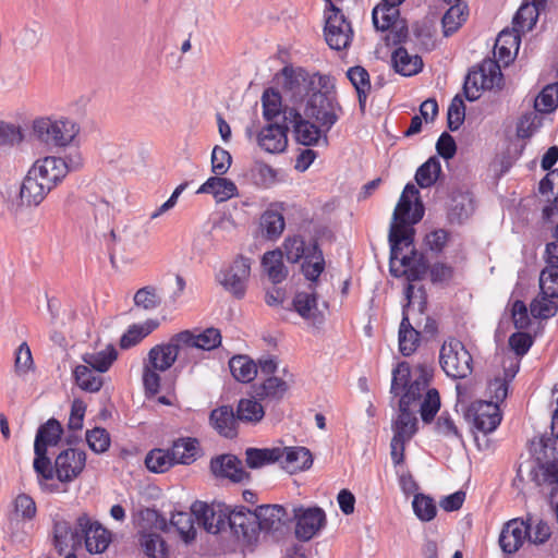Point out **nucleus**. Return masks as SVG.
I'll return each mask as SVG.
<instances>
[{
  "label": "nucleus",
  "mask_w": 558,
  "mask_h": 558,
  "mask_svg": "<svg viewBox=\"0 0 558 558\" xmlns=\"http://www.w3.org/2000/svg\"><path fill=\"white\" fill-rule=\"evenodd\" d=\"M192 511L198 524L211 534H218L229 526L238 539L253 544L258 538V525L255 521V512L244 506L225 510L208 506L204 501L196 500L192 504Z\"/></svg>",
  "instance_id": "nucleus-1"
},
{
  "label": "nucleus",
  "mask_w": 558,
  "mask_h": 558,
  "mask_svg": "<svg viewBox=\"0 0 558 558\" xmlns=\"http://www.w3.org/2000/svg\"><path fill=\"white\" fill-rule=\"evenodd\" d=\"M424 216V206L416 198L413 208L412 201L405 195H401L395 208L392 222L389 229L390 244V272L395 274L393 260L401 254L403 247L413 245L414 228L413 225L421 221Z\"/></svg>",
  "instance_id": "nucleus-2"
},
{
  "label": "nucleus",
  "mask_w": 558,
  "mask_h": 558,
  "mask_svg": "<svg viewBox=\"0 0 558 558\" xmlns=\"http://www.w3.org/2000/svg\"><path fill=\"white\" fill-rule=\"evenodd\" d=\"M551 430L555 436L541 439L539 449L535 450V459L543 472V481L556 485L550 493V500L554 501L558 492V398L557 409L551 417Z\"/></svg>",
  "instance_id": "nucleus-3"
},
{
  "label": "nucleus",
  "mask_w": 558,
  "mask_h": 558,
  "mask_svg": "<svg viewBox=\"0 0 558 558\" xmlns=\"http://www.w3.org/2000/svg\"><path fill=\"white\" fill-rule=\"evenodd\" d=\"M78 132V125L70 119L52 120L51 118L44 117L33 122L34 135L39 142L48 146H68Z\"/></svg>",
  "instance_id": "nucleus-4"
},
{
  "label": "nucleus",
  "mask_w": 558,
  "mask_h": 558,
  "mask_svg": "<svg viewBox=\"0 0 558 558\" xmlns=\"http://www.w3.org/2000/svg\"><path fill=\"white\" fill-rule=\"evenodd\" d=\"M283 77V89L291 95L295 101L303 100L311 92L319 88L326 89L330 84V77L318 73H310L308 71L298 68L284 66L281 70Z\"/></svg>",
  "instance_id": "nucleus-5"
},
{
  "label": "nucleus",
  "mask_w": 558,
  "mask_h": 558,
  "mask_svg": "<svg viewBox=\"0 0 558 558\" xmlns=\"http://www.w3.org/2000/svg\"><path fill=\"white\" fill-rule=\"evenodd\" d=\"M473 359L464 344L454 338L445 341L440 348L439 364L448 377L462 379L473 371Z\"/></svg>",
  "instance_id": "nucleus-6"
},
{
  "label": "nucleus",
  "mask_w": 558,
  "mask_h": 558,
  "mask_svg": "<svg viewBox=\"0 0 558 558\" xmlns=\"http://www.w3.org/2000/svg\"><path fill=\"white\" fill-rule=\"evenodd\" d=\"M341 107L337 101L336 94L326 89H318L310 96L304 114L308 119L315 120L320 128L329 131L338 121V112Z\"/></svg>",
  "instance_id": "nucleus-7"
},
{
  "label": "nucleus",
  "mask_w": 558,
  "mask_h": 558,
  "mask_svg": "<svg viewBox=\"0 0 558 558\" xmlns=\"http://www.w3.org/2000/svg\"><path fill=\"white\" fill-rule=\"evenodd\" d=\"M501 80L500 65L493 59L484 60L477 70L468 73L463 85L464 96L469 101H475L480 98L482 89H492L498 86Z\"/></svg>",
  "instance_id": "nucleus-8"
},
{
  "label": "nucleus",
  "mask_w": 558,
  "mask_h": 558,
  "mask_svg": "<svg viewBox=\"0 0 558 558\" xmlns=\"http://www.w3.org/2000/svg\"><path fill=\"white\" fill-rule=\"evenodd\" d=\"M324 34L327 45L333 50L347 49L352 41L351 23L335 4H331V13L326 17Z\"/></svg>",
  "instance_id": "nucleus-9"
},
{
  "label": "nucleus",
  "mask_w": 558,
  "mask_h": 558,
  "mask_svg": "<svg viewBox=\"0 0 558 558\" xmlns=\"http://www.w3.org/2000/svg\"><path fill=\"white\" fill-rule=\"evenodd\" d=\"M250 274L251 259L240 255L227 269L220 270L217 278L228 292L236 299H242L245 295Z\"/></svg>",
  "instance_id": "nucleus-10"
},
{
  "label": "nucleus",
  "mask_w": 558,
  "mask_h": 558,
  "mask_svg": "<svg viewBox=\"0 0 558 558\" xmlns=\"http://www.w3.org/2000/svg\"><path fill=\"white\" fill-rule=\"evenodd\" d=\"M77 525L81 531V544L84 542L90 554H101L108 548L111 533L99 522H93L88 514L82 513L77 518Z\"/></svg>",
  "instance_id": "nucleus-11"
},
{
  "label": "nucleus",
  "mask_w": 558,
  "mask_h": 558,
  "mask_svg": "<svg viewBox=\"0 0 558 558\" xmlns=\"http://www.w3.org/2000/svg\"><path fill=\"white\" fill-rule=\"evenodd\" d=\"M465 416L472 421L477 430L484 434L495 430L501 422L499 405L493 401L478 400L472 402Z\"/></svg>",
  "instance_id": "nucleus-12"
},
{
  "label": "nucleus",
  "mask_w": 558,
  "mask_h": 558,
  "mask_svg": "<svg viewBox=\"0 0 558 558\" xmlns=\"http://www.w3.org/2000/svg\"><path fill=\"white\" fill-rule=\"evenodd\" d=\"M293 512L296 520L295 536L301 541H310L326 524L325 511L319 507H298Z\"/></svg>",
  "instance_id": "nucleus-13"
},
{
  "label": "nucleus",
  "mask_w": 558,
  "mask_h": 558,
  "mask_svg": "<svg viewBox=\"0 0 558 558\" xmlns=\"http://www.w3.org/2000/svg\"><path fill=\"white\" fill-rule=\"evenodd\" d=\"M283 122L292 125L295 141L303 146L316 145L322 136L323 128L305 119L295 108L283 111Z\"/></svg>",
  "instance_id": "nucleus-14"
},
{
  "label": "nucleus",
  "mask_w": 558,
  "mask_h": 558,
  "mask_svg": "<svg viewBox=\"0 0 558 558\" xmlns=\"http://www.w3.org/2000/svg\"><path fill=\"white\" fill-rule=\"evenodd\" d=\"M85 463L86 453L83 450L65 449L54 460L56 476L60 482H72L82 473Z\"/></svg>",
  "instance_id": "nucleus-15"
},
{
  "label": "nucleus",
  "mask_w": 558,
  "mask_h": 558,
  "mask_svg": "<svg viewBox=\"0 0 558 558\" xmlns=\"http://www.w3.org/2000/svg\"><path fill=\"white\" fill-rule=\"evenodd\" d=\"M179 333L173 335L169 342L153 347L148 352V363L159 372L168 371L178 359L186 355L181 341L177 340Z\"/></svg>",
  "instance_id": "nucleus-16"
},
{
  "label": "nucleus",
  "mask_w": 558,
  "mask_h": 558,
  "mask_svg": "<svg viewBox=\"0 0 558 558\" xmlns=\"http://www.w3.org/2000/svg\"><path fill=\"white\" fill-rule=\"evenodd\" d=\"M404 294L408 302L403 306L402 320L399 328V350L402 355L410 356L415 352L420 343V331L413 328L407 313L408 308L412 304L414 287L412 284H408L404 290Z\"/></svg>",
  "instance_id": "nucleus-17"
},
{
  "label": "nucleus",
  "mask_w": 558,
  "mask_h": 558,
  "mask_svg": "<svg viewBox=\"0 0 558 558\" xmlns=\"http://www.w3.org/2000/svg\"><path fill=\"white\" fill-rule=\"evenodd\" d=\"M290 128L287 122L276 121L264 126L258 135L257 143L265 151L279 154L288 146V132Z\"/></svg>",
  "instance_id": "nucleus-18"
},
{
  "label": "nucleus",
  "mask_w": 558,
  "mask_h": 558,
  "mask_svg": "<svg viewBox=\"0 0 558 558\" xmlns=\"http://www.w3.org/2000/svg\"><path fill=\"white\" fill-rule=\"evenodd\" d=\"M179 337L177 340L181 341L185 353L191 349H201L204 351H211L221 344L220 330L215 327L206 328L201 332L192 330H183L178 332Z\"/></svg>",
  "instance_id": "nucleus-19"
},
{
  "label": "nucleus",
  "mask_w": 558,
  "mask_h": 558,
  "mask_svg": "<svg viewBox=\"0 0 558 558\" xmlns=\"http://www.w3.org/2000/svg\"><path fill=\"white\" fill-rule=\"evenodd\" d=\"M31 169L36 171L35 173L50 191L66 177V165L61 157L47 156L38 159Z\"/></svg>",
  "instance_id": "nucleus-20"
},
{
  "label": "nucleus",
  "mask_w": 558,
  "mask_h": 558,
  "mask_svg": "<svg viewBox=\"0 0 558 558\" xmlns=\"http://www.w3.org/2000/svg\"><path fill=\"white\" fill-rule=\"evenodd\" d=\"M395 277L404 275L409 281L421 280L428 270V264L425 256L418 253L414 247L409 255L393 260Z\"/></svg>",
  "instance_id": "nucleus-21"
},
{
  "label": "nucleus",
  "mask_w": 558,
  "mask_h": 558,
  "mask_svg": "<svg viewBox=\"0 0 558 558\" xmlns=\"http://www.w3.org/2000/svg\"><path fill=\"white\" fill-rule=\"evenodd\" d=\"M308 292H296L293 300V310L312 325L318 326L324 322V314L318 310L316 288L308 284Z\"/></svg>",
  "instance_id": "nucleus-22"
},
{
  "label": "nucleus",
  "mask_w": 558,
  "mask_h": 558,
  "mask_svg": "<svg viewBox=\"0 0 558 558\" xmlns=\"http://www.w3.org/2000/svg\"><path fill=\"white\" fill-rule=\"evenodd\" d=\"M210 470L214 475L229 478L234 483L250 478V473L242 466V461L234 454H220L211 459Z\"/></svg>",
  "instance_id": "nucleus-23"
},
{
  "label": "nucleus",
  "mask_w": 558,
  "mask_h": 558,
  "mask_svg": "<svg viewBox=\"0 0 558 558\" xmlns=\"http://www.w3.org/2000/svg\"><path fill=\"white\" fill-rule=\"evenodd\" d=\"M255 521H257L258 533L279 531L289 519L284 507L280 505H262L255 510Z\"/></svg>",
  "instance_id": "nucleus-24"
},
{
  "label": "nucleus",
  "mask_w": 558,
  "mask_h": 558,
  "mask_svg": "<svg viewBox=\"0 0 558 558\" xmlns=\"http://www.w3.org/2000/svg\"><path fill=\"white\" fill-rule=\"evenodd\" d=\"M527 535V524L519 519L507 522L499 535V545L505 554H514L523 545Z\"/></svg>",
  "instance_id": "nucleus-25"
},
{
  "label": "nucleus",
  "mask_w": 558,
  "mask_h": 558,
  "mask_svg": "<svg viewBox=\"0 0 558 558\" xmlns=\"http://www.w3.org/2000/svg\"><path fill=\"white\" fill-rule=\"evenodd\" d=\"M35 172V170L29 169L20 186L19 196L21 203L26 206L40 205L50 193V190H47L46 184Z\"/></svg>",
  "instance_id": "nucleus-26"
},
{
  "label": "nucleus",
  "mask_w": 558,
  "mask_h": 558,
  "mask_svg": "<svg viewBox=\"0 0 558 558\" xmlns=\"http://www.w3.org/2000/svg\"><path fill=\"white\" fill-rule=\"evenodd\" d=\"M81 531L77 523L73 527L64 519H54L53 523V543L59 555H63L68 548L75 550L81 546Z\"/></svg>",
  "instance_id": "nucleus-27"
},
{
  "label": "nucleus",
  "mask_w": 558,
  "mask_h": 558,
  "mask_svg": "<svg viewBox=\"0 0 558 558\" xmlns=\"http://www.w3.org/2000/svg\"><path fill=\"white\" fill-rule=\"evenodd\" d=\"M475 205L472 194L469 191H452L448 204V219L451 223L461 225L474 213Z\"/></svg>",
  "instance_id": "nucleus-28"
},
{
  "label": "nucleus",
  "mask_w": 558,
  "mask_h": 558,
  "mask_svg": "<svg viewBox=\"0 0 558 558\" xmlns=\"http://www.w3.org/2000/svg\"><path fill=\"white\" fill-rule=\"evenodd\" d=\"M211 427L222 437L233 439L238 436V417L231 405H220L209 415Z\"/></svg>",
  "instance_id": "nucleus-29"
},
{
  "label": "nucleus",
  "mask_w": 558,
  "mask_h": 558,
  "mask_svg": "<svg viewBox=\"0 0 558 558\" xmlns=\"http://www.w3.org/2000/svg\"><path fill=\"white\" fill-rule=\"evenodd\" d=\"M284 203H271L260 216V229L268 240L278 239L286 227L283 213Z\"/></svg>",
  "instance_id": "nucleus-30"
},
{
  "label": "nucleus",
  "mask_w": 558,
  "mask_h": 558,
  "mask_svg": "<svg viewBox=\"0 0 558 558\" xmlns=\"http://www.w3.org/2000/svg\"><path fill=\"white\" fill-rule=\"evenodd\" d=\"M326 267L324 253L316 240L310 242V251L301 264V272L315 288Z\"/></svg>",
  "instance_id": "nucleus-31"
},
{
  "label": "nucleus",
  "mask_w": 558,
  "mask_h": 558,
  "mask_svg": "<svg viewBox=\"0 0 558 558\" xmlns=\"http://www.w3.org/2000/svg\"><path fill=\"white\" fill-rule=\"evenodd\" d=\"M521 43L520 34L512 29H504L499 33L495 47L494 54L497 58L495 61L499 64L502 62L508 65L518 53Z\"/></svg>",
  "instance_id": "nucleus-32"
},
{
  "label": "nucleus",
  "mask_w": 558,
  "mask_h": 558,
  "mask_svg": "<svg viewBox=\"0 0 558 558\" xmlns=\"http://www.w3.org/2000/svg\"><path fill=\"white\" fill-rule=\"evenodd\" d=\"M282 468L290 474L308 470L313 464V456L306 447H286L281 449Z\"/></svg>",
  "instance_id": "nucleus-33"
},
{
  "label": "nucleus",
  "mask_w": 558,
  "mask_h": 558,
  "mask_svg": "<svg viewBox=\"0 0 558 558\" xmlns=\"http://www.w3.org/2000/svg\"><path fill=\"white\" fill-rule=\"evenodd\" d=\"M197 193L211 194L218 203H221L235 196L238 187L233 181L216 175L207 179L197 190Z\"/></svg>",
  "instance_id": "nucleus-34"
},
{
  "label": "nucleus",
  "mask_w": 558,
  "mask_h": 558,
  "mask_svg": "<svg viewBox=\"0 0 558 558\" xmlns=\"http://www.w3.org/2000/svg\"><path fill=\"white\" fill-rule=\"evenodd\" d=\"M410 408L399 403V414L392 423L393 436L405 441H410L417 432V418Z\"/></svg>",
  "instance_id": "nucleus-35"
},
{
  "label": "nucleus",
  "mask_w": 558,
  "mask_h": 558,
  "mask_svg": "<svg viewBox=\"0 0 558 558\" xmlns=\"http://www.w3.org/2000/svg\"><path fill=\"white\" fill-rule=\"evenodd\" d=\"M391 61L396 72L403 76L415 75L423 68L422 58L417 54H410L403 47H399L392 52Z\"/></svg>",
  "instance_id": "nucleus-36"
},
{
  "label": "nucleus",
  "mask_w": 558,
  "mask_h": 558,
  "mask_svg": "<svg viewBox=\"0 0 558 558\" xmlns=\"http://www.w3.org/2000/svg\"><path fill=\"white\" fill-rule=\"evenodd\" d=\"M263 117L268 123L276 121L283 122V111L290 109L282 108V98L280 93L272 88H266L262 95Z\"/></svg>",
  "instance_id": "nucleus-37"
},
{
  "label": "nucleus",
  "mask_w": 558,
  "mask_h": 558,
  "mask_svg": "<svg viewBox=\"0 0 558 558\" xmlns=\"http://www.w3.org/2000/svg\"><path fill=\"white\" fill-rule=\"evenodd\" d=\"M347 77L355 88L360 110L364 112L366 108V100L371 90L369 74L365 68L355 65L347 71Z\"/></svg>",
  "instance_id": "nucleus-38"
},
{
  "label": "nucleus",
  "mask_w": 558,
  "mask_h": 558,
  "mask_svg": "<svg viewBox=\"0 0 558 558\" xmlns=\"http://www.w3.org/2000/svg\"><path fill=\"white\" fill-rule=\"evenodd\" d=\"M262 265L272 283H280L288 276V269L283 264V254L280 250L266 252L262 258Z\"/></svg>",
  "instance_id": "nucleus-39"
},
{
  "label": "nucleus",
  "mask_w": 558,
  "mask_h": 558,
  "mask_svg": "<svg viewBox=\"0 0 558 558\" xmlns=\"http://www.w3.org/2000/svg\"><path fill=\"white\" fill-rule=\"evenodd\" d=\"M175 464H191L197 458L198 440L192 437L179 438L170 448Z\"/></svg>",
  "instance_id": "nucleus-40"
},
{
  "label": "nucleus",
  "mask_w": 558,
  "mask_h": 558,
  "mask_svg": "<svg viewBox=\"0 0 558 558\" xmlns=\"http://www.w3.org/2000/svg\"><path fill=\"white\" fill-rule=\"evenodd\" d=\"M289 389V385L282 378L267 377L259 386L255 387V395L260 400L280 401Z\"/></svg>",
  "instance_id": "nucleus-41"
},
{
  "label": "nucleus",
  "mask_w": 558,
  "mask_h": 558,
  "mask_svg": "<svg viewBox=\"0 0 558 558\" xmlns=\"http://www.w3.org/2000/svg\"><path fill=\"white\" fill-rule=\"evenodd\" d=\"M399 15V8L380 2L373 9L372 20L375 28L384 32L397 26Z\"/></svg>",
  "instance_id": "nucleus-42"
},
{
  "label": "nucleus",
  "mask_w": 558,
  "mask_h": 558,
  "mask_svg": "<svg viewBox=\"0 0 558 558\" xmlns=\"http://www.w3.org/2000/svg\"><path fill=\"white\" fill-rule=\"evenodd\" d=\"M87 365H77L73 369V378L80 389L86 392H98L104 386V379Z\"/></svg>",
  "instance_id": "nucleus-43"
},
{
  "label": "nucleus",
  "mask_w": 558,
  "mask_h": 558,
  "mask_svg": "<svg viewBox=\"0 0 558 558\" xmlns=\"http://www.w3.org/2000/svg\"><path fill=\"white\" fill-rule=\"evenodd\" d=\"M281 459L282 451L280 448H247L245 450V462L250 469H258Z\"/></svg>",
  "instance_id": "nucleus-44"
},
{
  "label": "nucleus",
  "mask_w": 558,
  "mask_h": 558,
  "mask_svg": "<svg viewBox=\"0 0 558 558\" xmlns=\"http://www.w3.org/2000/svg\"><path fill=\"white\" fill-rule=\"evenodd\" d=\"M229 367L232 376L240 383H250L257 375V364L247 355L231 357Z\"/></svg>",
  "instance_id": "nucleus-45"
},
{
  "label": "nucleus",
  "mask_w": 558,
  "mask_h": 558,
  "mask_svg": "<svg viewBox=\"0 0 558 558\" xmlns=\"http://www.w3.org/2000/svg\"><path fill=\"white\" fill-rule=\"evenodd\" d=\"M539 10L535 3H523L513 16L512 31L518 34L531 31L537 22Z\"/></svg>",
  "instance_id": "nucleus-46"
},
{
  "label": "nucleus",
  "mask_w": 558,
  "mask_h": 558,
  "mask_svg": "<svg viewBox=\"0 0 558 558\" xmlns=\"http://www.w3.org/2000/svg\"><path fill=\"white\" fill-rule=\"evenodd\" d=\"M138 544L149 558H169L167 544L157 533L141 532Z\"/></svg>",
  "instance_id": "nucleus-47"
},
{
  "label": "nucleus",
  "mask_w": 558,
  "mask_h": 558,
  "mask_svg": "<svg viewBox=\"0 0 558 558\" xmlns=\"http://www.w3.org/2000/svg\"><path fill=\"white\" fill-rule=\"evenodd\" d=\"M468 15L466 4L456 3L451 5L441 19L444 36L449 37L453 35L466 21Z\"/></svg>",
  "instance_id": "nucleus-48"
},
{
  "label": "nucleus",
  "mask_w": 558,
  "mask_h": 558,
  "mask_svg": "<svg viewBox=\"0 0 558 558\" xmlns=\"http://www.w3.org/2000/svg\"><path fill=\"white\" fill-rule=\"evenodd\" d=\"M118 352L112 344H109L106 350L97 353H86L83 355L84 365H87L92 369L98 373L107 372L112 363L117 360Z\"/></svg>",
  "instance_id": "nucleus-49"
},
{
  "label": "nucleus",
  "mask_w": 558,
  "mask_h": 558,
  "mask_svg": "<svg viewBox=\"0 0 558 558\" xmlns=\"http://www.w3.org/2000/svg\"><path fill=\"white\" fill-rule=\"evenodd\" d=\"M441 173V165L437 157L433 156L422 163L415 173V182L421 189L433 186Z\"/></svg>",
  "instance_id": "nucleus-50"
},
{
  "label": "nucleus",
  "mask_w": 558,
  "mask_h": 558,
  "mask_svg": "<svg viewBox=\"0 0 558 558\" xmlns=\"http://www.w3.org/2000/svg\"><path fill=\"white\" fill-rule=\"evenodd\" d=\"M62 433L61 424L56 418H50L39 426L34 445L43 448L54 446L59 442Z\"/></svg>",
  "instance_id": "nucleus-51"
},
{
  "label": "nucleus",
  "mask_w": 558,
  "mask_h": 558,
  "mask_svg": "<svg viewBox=\"0 0 558 558\" xmlns=\"http://www.w3.org/2000/svg\"><path fill=\"white\" fill-rule=\"evenodd\" d=\"M558 106V82L546 85L534 99V111L550 113Z\"/></svg>",
  "instance_id": "nucleus-52"
},
{
  "label": "nucleus",
  "mask_w": 558,
  "mask_h": 558,
  "mask_svg": "<svg viewBox=\"0 0 558 558\" xmlns=\"http://www.w3.org/2000/svg\"><path fill=\"white\" fill-rule=\"evenodd\" d=\"M175 464L170 449H153L145 458L146 468L154 473H163Z\"/></svg>",
  "instance_id": "nucleus-53"
},
{
  "label": "nucleus",
  "mask_w": 558,
  "mask_h": 558,
  "mask_svg": "<svg viewBox=\"0 0 558 558\" xmlns=\"http://www.w3.org/2000/svg\"><path fill=\"white\" fill-rule=\"evenodd\" d=\"M236 417L243 423H258L265 415L263 405L255 399H241L236 407Z\"/></svg>",
  "instance_id": "nucleus-54"
},
{
  "label": "nucleus",
  "mask_w": 558,
  "mask_h": 558,
  "mask_svg": "<svg viewBox=\"0 0 558 558\" xmlns=\"http://www.w3.org/2000/svg\"><path fill=\"white\" fill-rule=\"evenodd\" d=\"M541 294L558 298V265H548L539 274Z\"/></svg>",
  "instance_id": "nucleus-55"
},
{
  "label": "nucleus",
  "mask_w": 558,
  "mask_h": 558,
  "mask_svg": "<svg viewBox=\"0 0 558 558\" xmlns=\"http://www.w3.org/2000/svg\"><path fill=\"white\" fill-rule=\"evenodd\" d=\"M283 250L288 262L295 264L307 255L310 243L306 244L301 235H293L284 240Z\"/></svg>",
  "instance_id": "nucleus-56"
},
{
  "label": "nucleus",
  "mask_w": 558,
  "mask_h": 558,
  "mask_svg": "<svg viewBox=\"0 0 558 558\" xmlns=\"http://www.w3.org/2000/svg\"><path fill=\"white\" fill-rule=\"evenodd\" d=\"M439 409L440 396L438 390L436 388L427 389L420 408L422 421L426 424L432 423Z\"/></svg>",
  "instance_id": "nucleus-57"
},
{
  "label": "nucleus",
  "mask_w": 558,
  "mask_h": 558,
  "mask_svg": "<svg viewBox=\"0 0 558 558\" xmlns=\"http://www.w3.org/2000/svg\"><path fill=\"white\" fill-rule=\"evenodd\" d=\"M411 367L405 361L399 362L392 371L390 392L393 396H402L410 384Z\"/></svg>",
  "instance_id": "nucleus-58"
},
{
  "label": "nucleus",
  "mask_w": 558,
  "mask_h": 558,
  "mask_svg": "<svg viewBox=\"0 0 558 558\" xmlns=\"http://www.w3.org/2000/svg\"><path fill=\"white\" fill-rule=\"evenodd\" d=\"M415 515L424 522L432 521L437 513L435 501L429 496L416 494L412 502Z\"/></svg>",
  "instance_id": "nucleus-59"
},
{
  "label": "nucleus",
  "mask_w": 558,
  "mask_h": 558,
  "mask_svg": "<svg viewBox=\"0 0 558 558\" xmlns=\"http://www.w3.org/2000/svg\"><path fill=\"white\" fill-rule=\"evenodd\" d=\"M542 121L543 117L534 110L522 114L517 124V136L530 138L541 128Z\"/></svg>",
  "instance_id": "nucleus-60"
},
{
  "label": "nucleus",
  "mask_w": 558,
  "mask_h": 558,
  "mask_svg": "<svg viewBox=\"0 0 558 558\" xmlns=\"http://www.w3.org/2000/svg\"><path fill=\"white\" fill-rule=\"evenodd\" d=\"M193 515L195 517V514L191 510L190 513L189 512L173 513L170 519L171 525H173L178 530V532L180 533V535L182 536V538L185 542H189V541L195 538L196 532L193 526V520H192Z\"/></svg>",
  "instance_id": "nucleus-61"
},
{
  "label": "nucleus",
  "mask_w": 558,
  "mask_h": 558,
  "mask_svg": "<svg viewBox=\"0 0 558 558\" xmlns=\"http://www.w3.org/2000/svg\"><path fill=\"white\" fill-rule=\"evenodd\" d=\"M465 118V106L462 98L456 95L448 108L447 125L452 132L459 130Z\"/></svg>",
  "instance_id": "nucleus-62"
},
{
  "label": "nucleus",
  "mask_w": 558,
  "mask_h": 558,
  "mask_svg": "<svg viewBox=\"0 0 558 558\" xmlns=\"http://www.w3.org/2000/svg\"><path fill=\"white\" fill-rule=\"evenodd\" d=\"M86 441L90 450L96 453L106 452L110 446V435L102 427H95L86 432Z\"/></svg>",
  "instance_id": "nucleus-63"
},
{
  "label": "nucleus",
  "mask_w": 558,
  "mask_h": 558,
  "mask_svg": "<svg viewBox=\"0 0 558 558\" xmlns=\"http://www.w3.org/2000/svg\"><path fill=\"white\" fill-rule=\"evenodd\" d=\"M134 303L144 310H154L161 304V299L157 294V290L153 286H146L136 291Z\"/></svg>",
  "instance_id": "nucleus-64"
}]
</instances>
